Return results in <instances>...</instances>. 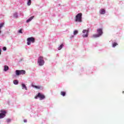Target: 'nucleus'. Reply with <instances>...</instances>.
I'll use <instances>...</instances> for the list:
<instances>
[{
    "mask_svg": "<svg viewBox=\"0 0 124 124\" xmlns=\"http://www.w3.org/2000/svg\"><path fill=\"white\" fill-rule=\"evenodd\" d=\"M97 32L98 34H94L93 35V37L94 38H96V37H99L102 35L103 32L102 31V29H98L97 30Z\"/></svg>",
    "mask_w": 124,
    "mask_h": 124,
    "instance_id": "obj_1",
    "label": "nucleus"
},
{
    "mask_svg": "<svg viewBox=\"0 0 124 124\" xmlns=\"http://www.w3.org/2000/svg\"><path fill=\"white\" fill-rule=\"evenodd\" d=\"M37 62L40 65V66H42V65H44V63H45V61L43 60V57L40 56L38 59Z\"/></svg>",
    "mask_w": 124,
    "mask_h": 124,
    "instance_id": "obj_2",
    "label": "nucleus"
},
{
    "mask_svg": "<svg viewBox=\"0 0 124 124\" xmlns=\"http://www.w3.org/2000/svg\"><path fill=\"white\" fill-rule=\"evenodd\" d=\"M76 22H82V13H80L76 16Z\"/></svg>",
    "mask_w": 124,
    "mask_h": 124,
    "instance_id": "obj_3",
    "label": "nucleus"
},
{
    "mask_svg": "<svg viewBox=\"0 0 124 124\" xmlns=\"http://www.w3.org/2000/svg\"><path fill=\"white\" fill-rule=\"evenodd\" d=\"M16 75H17V76H19V75L26 74V71L24 70H16Z\"/></svg>",
    "mask_w": 124,
    "mask_h": 124,
    "instance_id": "obj_4",
    "label": "nucleus"
},
{
    "mask_svg": "<svg viewBox=\"0 0 124 124\" xmlns=\"http://www.w3.org/2000/svg\"><path fill=\"white\" fill-rule=\"evenodd\" d=\"M27 45H31V42L32 43H34L35 41V39H34V38L33 37H29L27 38Z\"/></svg>",
    "mask_w": 124,
    "mask_h": 124,
    "instance_id": "obj_5",
    "label": "nucleus"
},
{
    "mask_svg": "<svg viewBox=\"0 0 124 124\" xmlns=\"http://www.w3.org/2000/svg\"><path fill=\"white\" fill-rule=\"evenodd\" d=\"M38 97L40 98V100H42V99H44L45 98V95L39 93L37 95L35 96L34 98H35V99H37Z\"/></svg>",
    "mask_w": 124,
    "mask_h": 124,
    "instance_id": "obj_6",
    "label": "nucleus"
},
{
    "mask_svg": "<svg viewBox=\"0 0 124 124\" xmlns=\"http://www.w3.org/2000/svg\"><path fill=\"white\" fill-rule=\"evenodd\" d=\"M0 112L1 113H0V119H3L4 117L6 116V111L4 110H0Z\"/></svg>",
    "mask_w": 124,
    "mask_h": 124,
    "instance_id": "obj_7",
    "label": "nucleus"
},
{
    "mask_svg": "<svg viewBox=\"0 0 124 124\" xmlns=\"http://www.w3.org/2000/svg\"><path fill=\"white\" fill-rule=\"evenodd\" d=\"M83 32V35L82 36L83 37H88V36H89V31L87 30H83V31H82Z\"/></svg>",
    "mask_w": 124,
    "mask_h": 124,
    "instance_id": "obj_8",
    "label": "nucleus"
},
{
    "mask_svg": "<svg viewBox=\"0 0 124 124\" xmlns=\"http://www.w3.org/2000/svg\"><path fill=\"white\" fill-rule=\"evenodd\" d=\"M32 87H33V88H35V89H37V90H40V89H41V88H42V86H37L34 85H32Z\"/></svg>",
    "mask_w": 124,
    "mask_h": 124,
    "instance_id": "obj_9",
    "label": "nucleus"
},
{
    "mask_svg": "<svg viewBox=\"0 0 124 124\" xmlns=\"http://www.w3.org/2000/svg\"><path fill=\"white\" fill-rule=\"evenodd\" d=\"M33 18H34V16H31L29 19L27 20L26 22L27 23H30V22H31V20H32Z\"/></svg>",
    "mask_w": 124,
    "mask_h": 124,
    "instance_id": "obj_10",
    "label": "nucleus"
},
{
    "mask_svg": "<svg viewBox=\"0 0 124 124\" xmlns=\"http://www.w3.org/2000/svg\"><path fill=\"white\" fill-rule=\"evenodd\" d=\"M22 89L23 90H26V91H28V88H27V86L25 84L23 83L22 84Z\"/></svg>",
    "mask_w": 124,
    "mask_h": 124,
    "instance_id": "obj_11",
    "label": "nucleus"
},
{
    "mask_svg": "<svg viewBox=\"0 0 124 124\" xmlns=\"http://www.w3.org/2000/svg\"><path fill=\"white\" fill-rule=\"evenodd\" d=\"M9 69V67L7 65H4V71H7Z\"/></svg>",
    "mask_w": 124,
    "mask_h": 124,
    "instance_id": "obj_12",
    "label": "nucleus"
},
{
    "mask_svg": "<svg viewBox=\"0 0 124 124\" xmlns=\"http://www.w3.org/2000/svg\"><path fill=\"white\" fill-rule=\"evenodd\" d=\"M99 13L101 15L105 14V10L101 9V10H100Z\"/></svg>",
    "mask_w": 124,
    "mask_h": 124,
    "instance_id": "obj_13",
    "label": "nucleus"
},
{
    "mask_svg": "<svg viewBox=\"0 0 124 124\" xmlns=\"http://www.w3.org/2000/svg\"><path fill=\"white\" fill-rule=\"evenodd\" d=\"M18 83H19V81H18V80L16 79L14 80V84L15 85H18Z\"/></svg>",
    "mask_w": 124,
    "mask_h": 124,
    "instance_id": "obj_14",
    "label": "nucleus"
},
{
    "mask_svg": "<svg viewBox=\"0 0 124 124\" xmlns=\"http://www.w3.org/2000/svg\"><path fill=\"white\" fill-rule=\"evenodd\" d=\"M117 46H118V43H112V47H115Z\"/></svg>",
    "mask_w": 124,
    "mask_h": 124,
    "instance_id": "obj_15",
    "label": "nucleus"
},
{
    "mask_svg": "<svg viewBox=\"0 0 124 124\" xmlns=\"http://www.w3.org/2000/svg\"><path fill=\"white\" fill-rule=\"evenodd\" d=\"M61 95H62V96H64L65 95V94H66V93H65V92H61Z\"/></svg>",
    "mask_w": 124,
    "mask_h": 124,
    "instance_id": "obj_16",
    "label": "nucleus"
},
{
    "mask_svg": "<svg viewBox=\"0 0 124 124\" xmlns=\"http://www.w3.org/2000/svg\"><path fill=\"white\" fill-rule=\"evenodd\" d=\"M62 47H63V44H62L59 47L58 50H62Z\"/></svg>",
    "mask_w": 124,
    "mask_h": 124,
    "instance_id": "obj_17",
    "label": "nucleus"
},
{
    "mask_svg": "<svg viewBox=\"0 0 124 124\" xmlns=\"http://www.w3.org/2000/svg\"><path fill=\"white\" fill-rule=\"evenodd\" d=\"M27 4L28 5H31V0H29Z\"/></svg>",
    "mask_w": 124,
    "mask_h": 124,
    "instance_id": "obj_18",
    "label": "nucleus"
},
{
    "mask_svg": "<svg viewBox=\"0 0 124 124\" xmlns=\"http://www.w3.org/2000/svg\"><path fill=\"white\" fill-rule=\"evenodd\" d=\"M77 33H78V31L76 30L74 31V35H76V34H77Z\"/></svg>",
    "mask_w": 124,
    "mask_h": 124,
    "instance_id": "obj_19",
    "label": "nucleus"
},
{
    "mask_svg": "<svg viewBox=\"0 0 124 124\" xmlns=\"http://www.w3.org/2000/svg\"><path fill=\"white\" fill-rule=\"evenodd\" d=\"M18 32H19V33H23V32L22 31V29L19 30Z\"/></svg>",
    "mask_w": 124,
    "mask_h": 124,
    "instance_id": "obj_20",
    "label": "nucleus"
},
{
    "mask_svg": "<svg viewBox=\"0 0 124 124\" xmlns=\"http://www.w3.org/2000/svg\"><path fill=\"white\" fill-rule=\"evenodd\" d=\"M6 47H5V46H4L3 47V51H6Z\"/></svg>",
    "mask_w": 124,
    "mask_h": 124,
    "instance_id": "obj_21",
    "label": "nucleus"
},
{
    "mask_svg": "<svg viewBox=\"0 0 124 124\" xmlns=\"http://www.w3.org/2000/svg\"><path fill=\"white\" fill-rule=\"evenodd\" d=\"M10 122H11V119H7V122H8V123H10Z\"/></svg>",
    "mask_w": 124,
    "mask_h": 124,
    "instance_id": "obj_22",
    "label": "nucleus"
},
{
    "mask_svg": "<svg viewBox=\"0 0 124 124\" xmlns=\"http://www.w3.org/2000/svg\"><path fill=\"white\" fill-rule=\"evenodd\" d=\"M1 54V49L0 48V56Z\"/></svg>",
    "mask_w": 124,
    "mask_h": 124,
    "instance_id": "obj_23",
    "label": "nucleus"
},
{
    "mask_svg": "<svg viewBox=\"0 0 124 124\" xmlns=\"http://www.w3.org/2000/svg\"><path fill=\"white\" fill-rule=\"evenodd\" d=\"M24 123H27V120L24 119Z\"/></svg>",
    "mask_w": 124,
    "mask_h": 124,
    "instance_id": "obj_24",
    "label": "nucleus"
},
{
    "mask_svg": "<svg viewBox=\"0 0 124 124\" xmlns=\"http://www.w3.org/2000/svg\"><path fill=\"white\" fill-rule=\"evenodd\" d=\"M123 93H124V91L123 92Z\"/></svg>",
    "mask_w": 124,
    "mask_h": 124,
    "instance_id": "obj_25",
    "label": "nucleus"
}]
</instances>
